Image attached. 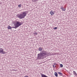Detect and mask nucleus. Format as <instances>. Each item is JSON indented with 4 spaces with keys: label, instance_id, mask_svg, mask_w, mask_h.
I'll list each match as a JSON object with an SVG mask.
<instances>
[{
    "label": "nucleus",
    "instance_id": "nucleus-8",
    "mask_svg": "<svg viewBox=\"0 0 77 77\" xmlns=\"http://www.w3.org/2000/svg\"><path fill=\"white\" fill-rule=\"evenodd\" d=\"M38 50L39 51H41L42 50V48L41 47H39L38 48Z\"/></svg>",
    "mask_w": 77,
    "mask_h": 77
},
{
    "label": "nucleus",
    "instance_id": "nucleus-23",
    "mask_svg": "<svg viewBox=\"0 0 77 77\" xmlns=\"http://www.w3.org/2000/svg\"><path fill=\"white\" fill-rule=\"evenodd\" d=\"M1 2H0V4L1 5Z\"/></svg>",
    "mask_w": 77,
    "mask_h": 77
},
{
    "label": "nucleus",
    "instance_id": "nucleus-22",
    "mask_svg": "<svg viewBox=\"0 0 77 77\" xmlns=\"http://www.w3.org/2000/svg\"><path fill=\"white\" fill-rule=\"evenodd\" d=\"M55 67L57 68L56 65H55Z\"/></svg>",
    "mask_w": 77,
    "mask_h": 77
},
{
    "label": "nucleus",
    "instance_id": "nucleus-9",
    "mask_svg": "<svg viewBox=\"0 0 77 77\" xmlns=\"http://www.w3.org/2000/svg\"><path fill=\"white\" fill-rule=\"evenodd\" d=\"M73 75H75V76H76L77 75V74L76 73V72L75 71H73Z\"/></svg>",
    "mask_w": 77,
    "mask_h": 77
},
{
    "label": "nucleus",
    "instance_id": "nucleus-5",
    "mask_svg": "<svg viewBox=\"0 0 77 77\" xmlns=\"http://www.w3.org/2000/svg\"><path fill=\"white\" fill-rule=\"evenodd\" d=\"M60 9L62 10V11H65L66 10L65 8H63V6L61 7Z\"/></svg>",
    "mask_w": 77,
    "mask_h": 77
},
{
    "label": "nucleus",
    "instance_id": "nucleus-18",
    "mask_svg": "<svg viewBox=\"0 0 77 77\" xmlns=\"http://www.w3.org/2000/svg\"><path fill=\"white\" fill-rule=\"evenodd\" d=\"M21 4H20L19 5H18V7H21Z\"/></svg>",
    "mask_w": 77,
    "mask_h": 77
},
{
    "label": "nucleus",
    "instance_id": "nucleus-12",
    "mask_svg": "<svg viewBox=\"0 0 77 77\" xmlns=\"http://www.w3.org/2000/svg\"><path fill=\"white\" fill-rule=\"evenodd\" d=\"M8 29H12V27L10 26L9 25V26H8Z\"/></svg>",
    "mask_w": 77,
    "mask_h": 77
},
{
    "label": "nucleus",
    "instance_id": "nucleus-20",
    "mask_svg": "<svg viewBox=\"0 0 77 77\" xmlns=\"http://www.w3.org/2000/svg\"><path fill=\"white\" fill-rule=\"evenodd\" d=\"M12 70L13 71H16V70L15 69H13Z\"/></svg>",
    "mask_w": 77,
    "mask_h": 77
},
{
    "label": "nucleus",
    "instance_id": "nucleus-17",
    "mask_svg": "<svg viewBox=\"0 0 77 77\" xmlns=\"http://www.w3.org/2000/svg\"><path fill=\"white\" fill-rule=\"evenodd\" d=\"M54 29H57V27H55L54 28H53Z\"/></svg>",
    "mask_w": 77,
    "mask_h": 77
},
{
    "label": "nucleus",
    "instance_id": "nucleus-14",
    "mask_svg": "<svg viewBox=\"0 0 77 77\" xmlns=\"http://www.w3.org/2000/svg\"><path fill=\"white\" fill-rule=\"evenodd\" d=\"M60 67L61 68H62L63 67V64H60Z\"/></svg>",
    "mask_w": 77,
    "mask_h": 77
},
{
    "label": "nucleus",
    "instance_id": "nucleus-15",
    "mask_svg": "<svg viewBox=\"0 0 77 77\" xmlns=\"http://www.w3.org/2000/svg\"><path fill=\"white\" fill-rule=\"evenodd\" d=\"M32 2H35L36 0H32Z\"/></svg>",
    "mask_w": 77,
    "mask_h": 77
},
{
    "label": "nucleus",
    "instance_id": "nucleus-10",
    "mask_svg": "<svg viewBox=\"0 0 77 77\" xmlns=\"http://www.w3.org/2000/svg\"><path fill=\"white\" fill-rule=\"evenodd\" d=\"M42 77H48V76L43 74H42Z\"/></svg>",
    "mask_w": 77,
    "mask_h": 77
},
{
    "label": "nucleus",
    "instance_id": "nucleus-1",
    "mask_svg": "<svg viewBox=\"0 0 77 77\" xmlns=\"http://www.w3.org/2000/svg\"><path fill=\"white\" fill-rule=\"evenodd\" d=\"M50 53L45 51H42L37 55V59L39 60L43 59L47 56L50 55Z\"/></svg>",
    "mask_w": 77,
    "mask_h": 77
},
{
    "label": "nucleus",
    "instance_id": "nucleus-19",
    "mask_svg": "<svg viewBox=\"0 0 77 77\" xmlns=\"http://www.w3.org/2000/svg\"><path fill=\"white\" fill-rule=\"evenodd\" d=\"M56 66H57V68H58V64H57V65H56Z\"/></svg>",
    "mask_w": 77,
    "mask_h": 77
},
{
    "label": "nucleus",
    "instance_id": "nucleus-2",
    "mask_svg": "<svg viewBox=\"0 0 77 77\" xmlns=\"http://www.w3.org/2000/svg\"><path fill=\"white\" fill-rule=\"evenodd\" d=\"M22 14H20L17 15V17L19 18L20 19H24L26 17L28 13V11H24L21 12Z\"/></svg>",
    "mask_w": 77,
    "mask_h": 77
},
{
    "label": "nucleus",
    "instance_id": "nucleus-6",
    "mask_svg": "<svg viewBox=\"0 0 77 77\" xmlns=\"http://www.w3.org/2000/svg\"><path fill=\"white\" fill-rule=\"evenodd\" d=\"M58 73L59 75L60 76H63V74L62 73H61V72H58Z\"/></svg>",
    "mask_w": 77,
    "mask_h": 77
},
{
    "label": "nucleus",
    "instance_id": "nucleus-4",
    "mask_svg": "<svg viewBox=\"0 0 77 77\" xmlns=\"http://www.w3.org/2000/svg\"><path fill=\"white\" fill-rule=\"evenodd\" d=\"M0 53L5 54L7 53V52L4 51V49L2 48H0Z\"/></svg>",
    "mask_w": 77,
    "mask_h": 77
},
{
    "label": "nucleus",
    "instance_id": "nucleus-3",
    "mask_svg": "<svg viewBox=\"0 0 77 77\" xmlns=\"http://www.w3.org/2000/svg\"><path fill=\"white\" fill-rule=\"evenodd\" d=\"M22 24V23L19 21H17V22L16 24H14V26L15 27H13L12 28L14 29H17V28L19 27V26H20Z\"/></svg>",
    "mask_w": 77,
    "mask_h": 77
},
{
    "label": "nucleus",
    "instance_id": "nucleus-13",
    "mask_svg": "<svg viewBox=\"0 0 77 77\" xmlns=\"http://www.w3.org/2000/svg\"><path fill=\"white\" fill-rule=\"evenodd\" d=\"M33 34L34 35H38V32H36V33H33Z\"/></svg>",
    "mask_w": 77,
    "mask_h": 77
},
{
    "label": "nucleus",
    "instance_id": "nucleus-21",
    "mask_svg": "<svg viewBox=\"0 0 77 77\" xmlns=\"http://www.w3.org/2000/svg\"><path fill=\"white\" fill-rule=\"evenodd\" d=\"M24 77H29V76H27V75H26Z\"/></svg>",
    "mask_w": 77,
    "mask_h": 77
},
{
    "label": "nucleus",
    "instance_id": "nucleus-7",
    "mask_svg": "<svg viewBox=\"0 0 77 77\" xmlns=\"http://www.w3.org/2000/svg\"><path fill=\"white\" fill-rule=\"evenodd\" d=\"M50 13L51 14V15H52L54 14V13H53V11L52 10H51L50 12Z\"/></svg>",
    "mask_w": 77,
    "mask_h": 77
},
{
    "label": "nucleus",
    "instance_id": "nucleus-16",
    "mask_svg": "<svg viewBox=\"0 0 77 77\" xmlns=\"http://www.w3.org/2000/svg\"><path fill=\"white\" fill-rule=\"evenodd\" d=\"M56 65H57V64H54V65H53V67L54 68L55 67V66Z\"/></svg>",
    "mask_w": 77,
    "mask_h": 77
},
{
    "label": "nucleus",
    "instance_id": "nucleus-11",
    "mask_svg": "<svg viewBox=\"0 0 77 77\" xmlns=\"http://www.w3.org/2000/svg\"><path fill=\"white\" fill-rule=\"evenodd\" d=\"M54 74L55 75V76H58V74L57 72H55V73H54Z\"/></svg>",
    "mask_w": 77,
    "mask_h": 77
}]
</instances>
